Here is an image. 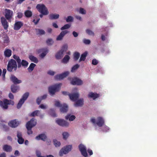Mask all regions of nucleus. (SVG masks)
Masks as SVG:
<instances>
[{"label": "nucleus", "instance_id": "1", "mask_svg": "<svg viewBox=\"0 0 157 157\" xmlns=\"http://www.w3.org/2000/svg\"><path fill=\"white\" fill-rule=\"evenodd\" d=\"M17 67V63L15 60L12 59L8 61L7 68L8 71L10 72L15 71Z\"/></svg>", "mask_w": 157, "mask_h": 157}, {"label": "nucleus", "instance_id": "2", "mask_svg": "<svg viewBox=\"0 0 157 157\" xmlns=\"http://www.w3.org/2000/svg\"><path fill=\"white\" fill-rule=\"evenodd\" d=\"M62 84L59 83L52 85L48 88L49 93L51 96H53L55 93L59 91L60 89Z\"/></svg>", "mask_w": 157, "mask_h": 157}, {"label": "nucleus", "instance_id": "3", "mask_svg": "<svg viewBox=\"0 0 157 157\" xmlns=\"http://www.w3.org/2000/svg\"><path fill=\"white\" fill-rule=\"evenodd\" d=\"M36 120L33 118L27 122L26 124V127L28 130L27 133L29 135L33 133V132L31 128L36 125Z\"/></svg>", "mask_w": 157, "mask_h": 157}, {"label": "nucleus", "instance_id": "4", "mask_svg": "<svg viewBox=\"0 0 157 157\" xmlns=\"http://www.w3.org/2000/svg\"><path fill=\"white\" fill-rule=\"evenodd\" d=\"M36 9L41 13L44 15H47L49 13L47 8L43 4H38L36 7Z\"/></svg>", "mask_w": 157, "mask_h": 157}, {"label": "nucleus", "instance_id": "5", "mask_svg": "<svg viewBox=\"0 0 157 157\" xmlns=\"http://www.w3.org/2000/svg\"><path fill=\"white\" fill-rule=\"evenodd\" d=\"M5 18L9 22H11V19H12L13 13V11L7 9H5L4 10Z\"/></svg>", "mask_w": 157, "mask_h": 157}, {"label": "nucleus", "instance_id": "6", "mask_svg": "<svg viewBox=\"0 0 157 157\" xmlns=\"http://www.w3.org/2000/svg\"><path fill=\"white\" fill-rule=\"evenodd\" d=\"M29 94L28 92L25 93L23 95L21 98L19 100L17 104V109L20 108L22 105L24 103L25 101L27 99L29 96Z\"/></svg>", "mask_w": 157, "mask_h": 157}, {"label": "nucleus", "instance_id": "7", "mask_svg": "<svg viewBox=\"0 0 157 157\" xmlns=\"http://www.w3.org/2000/svg\"><path fill=\"white\" fill-rule=\"evenodd\" d=\"M72 149V146L71 145H68L65 147L62 148L59 152V155L61 156L63 154H66L69 151H71Z\"/></svg>", "mask_w": 157, "mask_h": 157}, {"label": "nucleus", "instance_id": "8", "mask_svg": "<svg viewBox=\"0 0 157 157\" xmlns=\"http://www.w3.org/2000/svg\"><path fill=\"white\" fill-rule=\"evenodd\" d=\"M78 147L82 155L84 157H87L88 155L85 146L82 144H80L79 145Z\"/></svg>", "mask_w": 157, "mask_h": 157}, {"label": "nucleus", "instance_id": "9", "mask_svg": "<svg viewBox=\"0 0 157 157\" xmlns=\"http://www.w3.org/2000/svg\"><path fill=\"white\" fill-rule=\"evenodd\" d=\"M56 122L58 125L63 127H67L69 125V123L68 122L62 119H57L56 121Z\"/></svg>", "mask_w": 157, "mask_h": 157}, {"label": "nucleus", "instance_id": "10", "mask_svg": "<svg viewBox=\"0 0 157 157\" xmlns=\"http://www.w3.org/2000/svg\"><path fill=\"white\" fill-rule=\"evenodd\" d=\"M69 74V72L66 71L61 74L57 75L55 76V79L56 80L62 79L67 77Z\"/></svg>", "mask_w": 157, "mask_h": 157}, {"label": "nucleus", "instance_id": "11", "mask_svg": "<svg viewBox=\"0 0 157 157\" xmlns=\"http://www.w3.org/2000/svg\"><path fill=\"white\" fill-rule=\"evenodd\" d=\"M82 81L77 78H74L71 81V83L73 85H80L82 84Z\"/></svg>", "mask_w": 157, "mask_h": 157}, {"label": "nucleus", "instance_id": "12", "mask_svg": "<svg viewBox=\"0 0 157 157\" xmlns=\"http://www.w3.org/2000/svg\"><path fill=\"white\" fill-rule=\"evenodd\" d=\"M6 20H7L4 17H2L1 18V23L5 30H7L9 27V24Z\"/></svg>", "mask_w": 157, "mask_h": 157}, {"label": "nucleus", "instance_id": "13", "mask_svg": "<svg viewBox=\"0 0 157 157\" xmlns=\"http://www.w3.org/2000/svg\"><path fill=\"white\" fill-rule=\"evenodd\" d=\"M69 96L71 100L73 101H75L78 98L79 94L77 93L70 94H69Z\"/></svg>", "mask_w": 157, "mask_h": 157}, {"label": "nucleus", "instance_id": "14", "mask_svg": "<svg viewBox=\"0 0 157 157\" xmlns=\"http://www.w3.org/2000/svg\"><path fill=\"white\" fill-rule=\"evenodd\" d=\"M8 100L7 99H4L3 101H0V105L3 109H6L8 108Z\"/></svg>", "mask_w": 157, "mask_h": 157}, {"label": "nucleus", "instance_id": "15", "mask_svg": "<svg viewBox=\"0 0 157 157\" xmlns=\"http://www.w3.org/2000/svg\"><path fill=\"white\" fill-rule=\"evenodd\" d=\"M19 122L16 119L10 121L9 123V125L12 128H15L19 124Z\"/></svg>", "mask_w": 157, "mask_h": 157}, {"label": "nucleus", "instance_id": "16", "mask_svg": "<svg viewBox=\"0 0 157 157\" xmlns=\"http://www.w3.org/2000/svg\"><path fill=\"white\" fill-rule=\"evenodd\" d=\"M17 141L19 144H22L24 142V140L22 137V133L19 131L17 132Z\"/></svg>", "mask_w": 157, "mask_h": 157}, {"label": "nucleus", "instance_id": "17", "mask_svg": "<svg viewBox=\"0 0 157 157\" xmlns=\"http://www.w3.org/2000/svg\"><path fill=\"white\" fill-rule=\"evenodd\" d=\"M23 25V23L21 21H16L14 24V29L15 30H18Z\"/></svg>", "mask_w": 157, "mask_h": 157}, {"label": "nucleus", "instance_id": "18", "mask_svg": "<svg viewBox=\"0 0 157 157\" xmlns=\"http://www.w3.org/2000/svg\"><path fill=\"white\" fill-rule=\"evenodd\" d=\"M10 79L15 84H19L21 83L22 82L21 80L18 79V78L14 75H11L10 77Z\"/></svg>", "mask_w": 157, "mask_h": 157}, {"label": "nucleus", "instance_id": "19", "mask_svg": "<svg viewBox=\"0 0 157 157\" xmlns=\"http://www.w3.org/2000/svg\"><path fill=\"white\" fill-rule=\"evenodd\" d=\"M69 32V31L67 30H64L62 31L60 34L58 35L56 38L57 40H61L64 36L67 33Z\"/></svg>", "mask_w": 157, "mask_h": 157}, {"label": "nucleus", "instance_id": "20", "mask_svg": "<svg viewBox=\"0 0 157 157\" xmlns=\"http://www.w3.org/2000/svg\"><path fill=\"white\" fill-rule=\"evenodd\" d=\"M96 124L98 126L102 127L104 124V120L102 117H98L97 118Z\"/></svg>", "mask_w": 157, "mask_h": 157}, {"label": "nucleus", "instance_id": "21", "mask_svg": "<svg viewBox=\"0 0 157 157\" xmlns=\"http://www.w3.org/2000/svg\"><path fill=\"white\" fill-rule=\"evenodd\" d=\"M68 110V106L65 103L63 104L60 108V112L62 113H66Z\"/></svg>", "mask_w": 157, "mask_h": 157}, {"label": "nucleus", "instance_id": "22", "mask_svg": "<svg viewBox=\"0 0 157 157\" xmlns=\"http://www.w3.org/2000/svg\"><path fill=\"white\" fill-rule=\"evenodd\" d=\"M36 139L38 140H41L43 141H45L47 139V137L44 134H41L36 137Z\"/></svg>", "mask_w": 157, "mask_h": 157}, {"label": "nucleus", "instance_id": "23", "mask_svg": "<svg viewBox=\"0 0 157 157\" xmlns=\"http://www.w3.org/2000/svg\"><path fill=\"white\" fill-rule=\"evenodd\" d=\"M99 96V94L97 93H95L92 92H90L88 95L89 98H92L94 100H95Z\"/></svg>", "mask_w": 157, "mask_h": 157}, {"label": "nucleus", "instance_id": "24", "mask_svg": "<svg viewBox=\"0 0 157 157\" xmlns=\"http://www.w3.org/2000/svg\"><path fill=\"white\" fill-rule=\"evenodd\" d=\"M83 99L82 98L80 99L77 100L74 104L75 107L81 106L83 105Z\"/></svg>", "mask_w": 157, "mask_h": 157}, {"label": "nucleus", "instance_id": "25", "mask_svg": "<svg viewBox=\"0 0 157 157\" xmlns=\"http://www.w3.org/2000/svg\"><path fill=\"white\" fill-rule=\"evenodd\" d=\"M19 87L15 84H13L11 86V92L14 93H16L19 90Z\"/></svg>", "mask_w": 157, "mask_h": 157}, {"label": "nucleus", "instance_id": "26", "mask_svg": "<svg viewBox=\"0 0 157 157\" xmlns=\"http://www.w3.org/2000/svg\"><path fill=\"white\" fill-rule=\"evenodd\" d=\"M3 149L4 151L7 152H10L12 150L11 147L7 144L3 146Z\"/></svg>", "mask_w": 157, "mask_h": 157}, {"label": "nucleus", "instance_id": "27", "mask_svg": "<svg viewBox=\"0 0 157 157\" xmlns=\"http://www.w3.org/2000/svg\"><path fill=\"white\" fill-rule=\"evenodd\" d=\"M19 64H20V65L19 67H18V68H20L21 67V66L24 67L25 68H26L28 67L29 63L26 61L24 60H22L21 61V62H20L19 63Z\"/></svg>", "mask_w": 157, "mask_h": 157}, {"label": "nucleus", "instance_id": "28", "mask_svg": "<svg viewBox=\"0 0 157 157\" xmlns=\"http://www.w3.org/2000/svg\"><path fill=\"white\" fill-rule=\"evenodd\" d=\"M63 53L60 50L55 55V57L57 59H61L63 56Z\"/></svg>", "mask_w": 157, "mask_h": 157}, {"label": "nucleus", "instance_id": "29", "mask_svg": "<svg viewBox=\"0 0 157 157\" xmlns=\"http://www.w3.org/2000/svg\"><path fill=\"white\" fill-rule=\"evenodd\" d=\"M44 49H39L38 51V52L39 53L43 51V52L40 55V57L42 58H44L48 52V49H46L44 51Z\"/></svg>", "mask_w": 157, "mask_h": 157}, {"label": "nucleus", "instance_id": "30", "mask_svg": "<svg viewBox=\"0 0 157 157\" xmlns=\"http://www.w3.org/2000/svg\"><path fill=\"white\" fill-rule=\"evenodd\" d=\"M4 54L6 57H9L12 54V51L9 49H6L4 52Z\"/></svg>", "mask_w": 157, "mask_h": 157}, {"label": "nucleus", "instance_id": "31", "mask_svg": "<svg viewBox=\"0 0 157 157\" xmlns=\"http://www.w3.org/2000/svg\"><path fill=\"white\" fill-rule=\"evenodd\" d=\"M35 30L37 35H42L45 34V31L43 29H36Z\"/></svg>", "mask_w": 157, "mask_h": 157}, {"label": "nucleus", "instance_id": "32", "mask_svg": "<svg viewBox=\"0 0 157 157\" xmlns=\"http://www.w3.org/2000/svg\"><path fill=\"white\" fill-rule=\"evenodd\" d=\"M59 15L58 14H50L49 16V18L51 20L56 19L59 17Z\"/></svg>", "mask_w": 157, "mask_h": 157}, {"label": "nucleus", "instance_id": "33", "mask_svg": "<svg viewBox=\"0 0 157 157\" xmlns=\"http://www.w3.org/2000/svg\"><path fill=\"white\" fill-rule=\"evenodd\" d=\"M76 117L74 115H71L70 114H68L67 116L65 117V119L66 120L69 119L70 121H73L75 118Z\"/></svg>", "mask_w": 157, "mask_h": 157}, {"label": "nucleus", "instance_id": "34", "mask_svg": "<svg viewBox=\"0 0 157 157\" xmlns=\"http://www.w3.org/2000/svg\"><path fill=\"white\" fill-rule=\"evenodd\" d=\"M70 59V56L68 55H66L62 60V62L64 63H67Z\"/></svg>", "mask_w": 157, "mask_h": 157}, {"label": "nucleus", "instance_id": "35", "mask_svg": "<svg viewBox=\"0 0 157 157\" xmlns=\"http://www.w3.org/2000/svg\"><path fill=\"white\" fill-rule=\"evenodd\" d=\"M29 58L32 62L35 63H37L38 62V60L37 59L32 55L29 56Z\"/></svg>", "mask_w": 157, "mask_h": 157}, {"label": "nucleus", "instance_id": "36", "mask_svg": "<svg viewBox=\"0 0 157 157\" xmlns=\"http://www.w3.org/2000/svg\"><path fill=\"white\" fill-rule=\"evenodd\" d=\"M24 14L26 17L29 18L32 16V13L30 10H26L25 11Z\"/></svg>", "mask_w": 157, "mask_h": 157}, {"label": "nucleus", "instance_id": "37", "mask_svg": "<svg viewBox=\"0 0 157 157\" xmlns=\"http://www.w3.org/2000/svg\"><path fill=\"white\" fill-rule=\"evenodd\" d=\"M87 55V53L86 52H85L81 55L80 58L79 60V62H80L81 61H84L86 58Z\"/></svg>", "mask_w": 157, "mask_h": 157}, {"label": "nucleus", "instance_id": "38", "mask_svg": "<svg viewBox=\"0 0 157 157\" xmlns=\"http://www.w3.org/2000/svg\"><path fill=\"white\" fill-rule=\"evenodd\" d=\"M40 114V111L39 110H36L32 112L30 114L29 116L31 117H34L35 116H38Z\"/></svg>", "mask_w": 157, "mask_h": 157}, {"label": "nucleus", "instance_id": "39", "mask_svg": "<svg viewBox=\"0 0 157 157\" xmlns=\"http://www.w3.org/2000/svg\"><path fill=\"white\" fill-rule=\"evenodd\" d=\"M36 66V65L35 64L33 63H31L29 67L28 68V70L30 72H32Z\"/></svg>", "mask_w": 157, "mask_h": 157}, {"label": "nucleus", "instance_id": "40", "mask_svg": "<svg viewBox=\"0 0 157 157\" xmlns=\"http://www.w3.org/2000/svg\"><path fill=\"white\" fill-rule=\"evenodd\" d=\"M49 113L50 115L53 117H57V115L55 113V111L53 109H50L49 111Z\"/></svg>", "mask_w": 157, "mask_h": 157}, {"label": "nucleus", "instance_id": "41", "mask_svg": "<svg viewBox=\"0 0 157 157\" xmlns=\"http://www.w3.org/2000/svg\"><path fill=\"white\" fill-rule=\"evenodd\" d=\"M13 57L14 59L16 60L17 63L18 67H19L20 65V64H19V63L21 61V59H20L19 57L15 55H14Z\"/></svg>", "mask_w": 157, "mask_h": 157}, {"label": "nucleus", "instance_id": "42", "mask_svg": "<svg viewBox=\"0 0 157 157\" xmlns=\"http://www.w3.org/2000/svg\"><path fill=\"white\" fill-rule=\"evenodd\" d=\"M80 56V54L79 53L77 52H75L74 54V60L75 61L78 60Z\"/></svg>", "mask_w": 157, "mask_h": 157}, {"label": "nucleus", "instance_id": "43", "mask_svg": "<svg viewBox=\"0 0 157 157\" xmlns=\"http://www.w3.org/2000/svg\"><path fill=\"white\" fill-rule=\"evenodd\" d=\"M71 26V25L69 24H67L64 25L60 29L61 30H63L65 29H68Z\"/></svg>", "mask_w": 157, "mask_h": 157}, {"label": "nucleus", "instance_id": "44", "mask_svg": "<svg viewBox=\"0 0 157 157\" xmlns=\"http://www.w3.org/2000/svg\"><path fill=\"white\" fill-rule=\"evenodd\" d=\"M67 44H65L62 47V48L60 51L64 53L65 51H66L67 50Z\"/></svg>", "mask_w": 157, "mask_h": 157}, {"label": "nucleus", "instance_id": "45", "mask_svg": "<svg viewBox=\"0 0 157 157\" xmlns=\"http://www.w3.org/2000/svg\"><path fill=\"white\" fill-rule=\"evenodd\" d=\"M53 143L56 147H59L61 144L60 142L57 141L56 140H53Z\"/></svg>", "mask_w": 157, "mask_h": 157}, {"label": "nucleus", "instance_id": "46", "mask_svg": "<svg viewBox=\"0 0 157 157\" xmlns=\"http://www.w3.org/2000/svg\"><path fill=\"white\" fill-rule=\"evenodd\" d=\"M79 67V65L78 64H76L72 68L71 72H74L75 70H77Z\"/></svg>", "mask_w": 157, "mask_h": 157}, {"label": "nucleus", "instance_id": "47", "mask_svg": "<svg viewBox=\"0 0 157 157\" xmlns=\"http://www.w3.org/2000/svg\"><path fill=\"white\" fill-rule=\"evenodd\" d=\"M86 32L87 34L90 35L94 36V33L89 29H87L86 30Z\"/></svg>", "mask_w": 157, "mask_h": 157}, {"label": "nucleus", "instance_id": "48", "mask_svg": "<svg viewBox=\"0 0 157 157\" xmlns=\"http://www.w3.org/2000/svg\"><path fill=\"white\" fill-rule=\"evenodd\" d=\"M66 21L67 22H72L73 21V17L71 16H68L66 19Z\"/></svg>", "mask_w": 157, "mask_h": 157}, {"label": "nucleus", "instance_id": "49", "mask_svg": "<svg viewBox=\"0 0 157 157\" xmlns=\"http://www.w3.org/2000/svg\"><path fill=\"white\" fill-rule=\"evenodd\" d=\"M62 135L63 139L66 140L68 137L69 134L68 132H65L63 133Z\"/></svg>", "mask_w": 157, "mask_h": 157}, {"label": "nucleus", "instance_id": "50", "mask_svg": "<svg viewBox=\"0 0 157 157\" xmlns=\"http://www.w3.org/2000/svg\"><path fill=\"white\" fill-rule=\"evenodd\" d=\"M46 43L48 45H51L53 43V41L52 39H48L46 41Z\"/></svg>", "mask_w": 157, "mask_h": 157}, {"label": "nucleus", "instance_id": "51", "mask_svg": "<svg viewBox=\"0 0 157 157\" xmlns=\"http://www.w3.org/2000/svg\"><path fill=\"white\" fill-rule=\"evenodd\" d=\"M83 42L84 44H89L90 43V40L86 39H84L83 40Z\"/></svg>", "mask_w": 157, "mask_h": 157}, {"label": "nucleus", "instance_id": "52", "mask_svg": "<svg viewBox=\"0 0 157 157\" xmlns=\"http://www.w3.org/2000/svg\"><path fill=\"white\" fill-rule=\"evenodd\" d=\"M17 17L19 19L23 17V14L21 12H18L17 13Z\"/></svg>", "mask_w": 157, "mask_h": 157}, {"label": "nucleus", "instance_id": "53", "mask_svg": "<svg viewBox=\"0 0 157 157\" xmlns=\"http://www.w3.org/2000/svg\"><path fill=\"white\" fill-rule=\"evenodd\" d=\"M4 43H8L9 41L8 37L6 36L4 37Z\"/></svg>", "mask_w": 157, "mask_h": 157}, {"label": "nucleus", "instance_id": "54", "mask_svg": "<svg viewBox=\"0 0 157 157\" xmlns=\"http://www.w3.org/2000/svg\"><path fill=\"white\" fill-rule=\"evenodd\" d=\"M62 105L59 101H55V105L56 106L60 107Z\"/></svg>", "mask_w": 157, "mask_h": 157}, {"label": "nucleus", "instance_id": "55", "mask_svg": "<svg viewBox=\"0 0 157 157\" xmlns=\"http://www.w3.org/2000/svg\"><path fill=\"white\" fill-rule=\"evenodd\" d=\"M79 13L82 14H86V11L82 8H80L79 11Z\"/></svg>", "mask_w": 157, "mask_h": 157}, {"label": "nucleus", "instance_id": "56", "mask_svg": "<svg viewBox=\"0 0 157 157\" xmlns=\"http://www.w3.org/2000/svg\"><path fill=\"white\" fill-rule=\"evenodd\" d=\"M98 63V61L95 59H94L92 61V64L94 65H96Z\"/></svg>", "mask_w": 157, "mask_h": 157}, {"label": "nucleus", "instance_id": "57", "mask_svg": "<svg viewBox=\"0 0 157 157\" xmlns=\"http://www.w3.org/2000/svg\"><path fill=\"white\" fill-rule=\"evenodd\" d=\"M42 100V99H41L40 97H38L36 100L37 103L38 105H39L40 103Z\"/></svg>", "mask_w": 157, "mask_h": 157}, {"label": "nucleus", "instance_id": "58", "mask_svg": "<svg viewBox=\"0 0 157 157\" xmlns=\"http://www.w3.org/2000/svg\"><path fill=\"white\" fill-rule=\"evenodd\" d=\"M8 104V105H13L14 104V102L13 101H12L11 100H8V101L7 102Z\"/></svg>", "mask_w": 157, "mask_h": 157}, {"label": "nucleus", "instance_id": "59", "mask_svg": "<svg viewBox=\"0 0 157 157\" xmlns=\"http://www.w3.org/2000/svg\"><path fill=\"white\" fill-rule=\"evenodd\" d=\"M48 74L49 75L53 76L55 74V72L52 71H49L48 72Z\"/></svg>", "mask_w": 157, "mask_h": 157}, {"label": "nucleus", "instance_id": "60", "mask_svg": "<svg viewBox=\"0 0 157 157\" xmlns=\"http://www.w3.org/2000/svg\"><path fill=\"white\" fill-rule=\"evenodd\" d=\"M9 97L10 99H14V96L13 94L11 93L9 94Z\"/></svg>", "mask_w": 157, "mask_h": 157}, {"label": "nucleus", "instance_id": "61", "mask_svg": "<svg viewBox=\"0 0 157 157\" xmlns=\"http://www.w3.org/2000/svg\"><path fill=\"white\" fill-rule=\"evenodd\" d=\"M36 153L37 157H45L44 156H41L40 153L38 151H36Z\"/></svg>", "mask_w": 157, "mask_h": 157}, {"label": "nucleus", "instance_id": "62", "mask_svg": "<svg viewBox=\"0 0 157 157\" xmlns=\"http://www.w3.org/2000/svg\"><path fill=\"white\" fill-rule=\"evenodd\" d=\"M109 130V128L107 126H104L103 127V130L104 132H107Z\"/></svg>", "mask_w": 157, "mask_h": 157}, {"label": "nucleus", "instance_id": "63", "mask_svg": "<svg viewBox=\"0 0 157 157\" xmlns=\"http://www.w3.org/2000/svg\"><path fill=\"white\" fill-rule=\"evenodd\" d=\"M72 34L73 36L75 37H77L78 36V33L75 31H73L72 33Z\"/></svg>", "mask_w": 157, "mask_h": 157}, {"label": "nucleus", "instance_id": "64", "mask_svg": "<svg viewBox=\"0 0 157 157\" xmlns=\"http://www.w3.org/2000/svg\"><path fill=\"white\" fill-rule=\"evenodd\" d=\"M39 107L40 108H41L42 109H46V106L43 104H41L40 105Z\"/></svg>", "mask_w": 157, "mask_h": 157}]
</instances>
